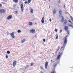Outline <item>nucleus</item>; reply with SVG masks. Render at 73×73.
<instances>
[{"mask_svg": "<svg viewBox=\"0 0 73 73\" xmlns=\"http://www.w3.org/2000/svg\"><path fill=\"white\" fill-rule=\"evenodd\" d=\"M68 35H67L65 36V37L64 38V44H63V46L64 47V48H65L66 44H67V42H68V40H67V38L66 37H68Z\"/></svg>", "mask_w": 73, "mask_h": 73, "instance_id": "1", "label": "nucleus"}, {"mask_svg": "<svg viewBox=\"0 0 73 73\" xmlns=\"http://www.w3.org/2000/svg\"><path fill=\"white\" fill-rule=\"evenodd\" d=\"M60 54L56 58V60H60V58L61 57V56L62 55V54H63V52H59Z\"/></svg>", "mask_w": 73, "mask_h": 73, "instance_id": "2", "label": "nucleus"}, {"mask_svg": "<svg viewBox=\"0 0 73 73\" xmlns=\"http://www.w3.org/2000/svg\"><path fill=\"white\" fill-rule=\"evenodd\" d=\"M6 11L4 9H0V13H4Z\"/></svg>", "mask_w": 73, "mask_h": 73, "instance_id": "3", "label": "nucleus"}, {"mask_svg": "<svg viewBox=\"0 0 73 73\" xmlns=\"http://www.w3.org/2000/svg\"><path fill=\"white\" fill-rule=\"evenodd\" d=\"M21 11L23 12L24 11V6H23V3L21 5Z\"/></svg>", "mask_w": 73, "mask_h": 73, "instance_id": "4", "label": "nucleus"}, {"mask_svg": "<svg viewBox=\"0 0 73 73\" xmlns=\"http://www.w3.org/2000/svg\"><path fill=\"white\" fill-rule=\"evenodd\" d=\"M17 64V61L16 60H15L13 61V67H15Z\"/></svg>", "mask_w": 73, "mask_h": 73, "instance_id": "5", "label": "nucleus"}, {"mask_svg": "<svg viewBox=\"0 0 73 73\" xmlns=\"http://www.w3.org/2000/svg\"><path fill=\"white\" fill-rule=\"evenodd\" d=\"M14 34H15V33L14 32H12V33H10V35L12 37V38H15V36H14Z\"/></svg>", "mask_w": 73, "mask_h": 73, "instance_id": "6", "label": "nucleus"}, {"mask_svg": "<svg viewBox=\"0 0 73 73\" xmlns=\"http://www.w3.org/2000/svg\"><path fill=\"white\" fill-rule=\"evenodd\" d=\"M30 32L31 33H35V30L34 29L31 30L30 31Z\"/></svg>", "mask_w": 73, "mask_h": 73, "instance_id": "7", "label": "nucleus"}, {"mask_svg": "<svg viewBox=\"0 0 73 73\" xmlns=\"http://www.w3.org/2000/svg\"><path fill=\"white\" fill-rule=\"evenodd\" d=\"M12 18V15H9L7 17V20H10Z\"/></svg>", "mask_w": 73, "mask_h": 73, "instance_id": "8", "label": "nucleus"}, {"mask_svg": "<svg viewBox=\"0 0 73 73\" xmlns=\"http://www.w3.org/2000/svg\"><path fill=\"white\" fill-rule=\"evenodd\" d=\"M48 62H47L46 63L45 65V68L46 69H47L48 68Z\"/></svg>", "mask_w": 73, "mask_h": 73, "instance_id": "9", "label": "nucleus"}, {"mask_svg": "<svg viewBox=\"0 0 73 73\" xmlns=\"http://www.w3.org/2000/svg\"><path fill=\"white\" fill-rule=\"evenodd\" d=\"M61 17H62L61 21H62V22H64V16L62 15L61 16Z\"/></svg>", "mask_w": 73, "mask_h": 73, "instance_id": "10", "label": "nucleus"}, {"mask_svg": "<svg viewBox=\"0 0 73 73\" xmlns=\"http://www.w3.org/2000/svg\"><path fill=\"white\" fill-rule=\"evenodd\" d=\"M68 23V21L66 19H65L64 21V23L65 25H66Z\"/></svg>", "mask_w": 73, "mask_h": 73, "instance_id": "11", "label": "nucleus"}, {"mask_svg": "<svg viewBox=\"0 0 73 73\" xmlns=\"http://www.w3.org/2000/svg\"><path fill=\"white\" fill-rule=\"evenodd\" d=\"M64 29L65 31H68V27L66 26L64 27Z\"/></svg>", "mask_w": 73, "mask_h": 73, "instance_id": "12", "label": "nucleus"}, {"mask_svg": "<svg viewBox=\"0 0 73 73\" xmlns=\"http://www.w3.org/2000/svg\"><path fill=\"white\" fill-rule=\"evenodd\" d=\"M41 22H42V24L44 23V17H42V19Z\"/></svg>", "mask_w": 73, "mask_h": 73, "instance_id": "13", "label": "nucleus"}, {"mask_svg": "<svg viewBox=\"0 0 73 73\" xmlns=\"http://www.w3.org/2000/svg\"><path fill=\"white\" fill-rule=\"evenodd\" d=\"M33 25L32 22H30L29 23V25H30V26H31V25Z\"/></svg>", "mask_w": 73, "mask_h": 73, "instance_id": "14", "label": "nucleus"}, {"mask_svg": "<svg viewBox=\"0 0 73 73\" xmlns=\"http://www.w3.org/2000/svg\"><path fill=\"white\" fill-rule=\"evenodd\" d=\"M64 49H65V47H64L62 46L60 49V50H62L63 51Z\"/></svg>", "mask_w": 73, "mask_h": 73, "instance_id": "15", "label": "nucleus"}, {"mask_svg": "<svg viewBox=\"0 0 73 73\" xmlns=\"http://www.w3.org/2000/svg\"><path fill=\"white\" fill-rule=\"evenodd\" d=\"M56 9H54V11H53V13L54 15H55L56 13Z\"/></svg>", "mask_w": 73, "mask_h": 73, "instance_id": "16", "label": "nucleus"}, {"mask_svg": "<svg viewBox=\"0 0 73 73\" xmlns=\"http://www.w3.org/2000/svg\"><path fill=\"white\" fill-rule=\"evenodd\" d=\"M25 39H23V40L22 41H21V43L22 44H23V42H25Z\"/></svg>", "mask_w": 73, "mask_h": 73, "instance_id": "17", "label": "nucleus"}, {"mask_svg": "<svg viewBox=\"0 0 73 73\" xmlns=\"http://www.w3.org/2000/svg\"><path fill=\"white\" fill-rule=\"evenodd\" d=\"M62 11L60 10L59 11V14L60 15H62Z\"/></svg>", "mask_w": 73, "mask_h": 73, "instance_id": "18", "label": "nucleus"}, {"mask_svg": "<svg viewBox=\"0 0 73 73\" xmlns=\"http://www.w3.org/2000/svg\"><path fill=\"white\" fill-rule=\"evenodd\" d=\"M13 1L15 2V3H18L19 1H18V0H13Z\"/></svg>", "mask_w": 73, "mask_h": 73, "instance_id": "19", "label": "nucleus"}, {"mask_svg": "<svg viewBox=\"0 0 73 73\" xmlns=\"http://www.w3.org/2000/svg\"><path fill=\"white\" fill-rule=\"evenodd\" d=\"M57 64H58V63L55 64H54L53 66L54 68H56L57 66Z\"/></svg>", "mask_w": 73, "mask_h": 73, "instance_id": "20", "label": "nucleus"}, {"mask_svg": "<svg viewBox=\"0 0 73 73\" xmlns=\"http://www.w3.org/2000/svg\"><path fill=\"white\" fill-rule=\"evenodd\" d=\"M30 12L31 13H33V10L31 9V10Z\"/></svg>", "mask_w": 73, "mask_h": 73, "instance_id": "21", "label": "nucleus"}, {"mask_svg": "<svg viewBox=\"0 0 73 73\" xmlns=\"http://www.w3.org/2000/svg\"><path fill=\"white\" fill-rule=\"evenodd\" d=\"M32 0H28V1H27V3L28 4H29L31 2V1Z\"/></svg>", "mask_w": 73, "mask_h": 73, "instance_id": "22", "label": "nucleus"}, {"mask_svg": "<svg viewBox=\"0 0 73 73\" xmlns=\"http://www.w3.org/2000/svg\"><path fill=\"white\" fill-rule=\"evenodd\" d=\"M29 65L25 67V69H28V68H29Z\"/></svg>", "mask_w": 73, "mask_h": 73, "instance_id": "23", "label": "nucleus"}, {"mask_svg": "<svg viewBox=\"0 0 73 73\" xmlns=\"http://www.w3.org/2000/svg\"><path fill=\"white\" fill-rule=\"evenodd\" d=\"M70 17L71 18V19L72 20V21H73V18L72 17V16H70Z\"/></svg>", "mask_w": 73, "mask_h": 73, "instance_id": "24", "label": "nucleus"}, {"mask_svg": "<svg viewBox=\"0 0 73 73\" xmlns=\"http://www.w3.org/2000/svg\"><path fill=\"white\" fill-rule=\"evenodd\" d=\"M17 5V4H15L14 5H13L14 8H15L16 7Z\"/></svg>", "mask_w": 73, "mask_h": 73, "instance_id": "25", "label": "nucleus"}, {"mask_svg": "<svg viewBox=\"0 0 73 73\" xmlns=\"http://www.w3.org/2000/svg\"><path fill=\"white\" fill-rule=\"evenodd\" d=\"M17 32L18 33H21V31H20V30H19Z\"/></svg>", "mask_w": 73, "mask_h": 73, "instance_id": "26", "label": "nucleus"}, {"mask_svg": "<svg viewBox=\"0 0 73 73\" xmlns=\"http://www.w3.org/2000/svg\"><path fill=\"white\" fill-rule=\"evenodd\" d=\"M60 46H59L58 47V49L57 50V51H58V50H59V49H60Z\"/></svg>", "mask_w": 73, "mask_h": 73, "instance_id": "27", "label": "nucleus"}, {"mask_svg": "<svg viewBox=\"0 0 73 73\" xmlns=\"http://www.w3.org/2000/svg\"><path fill=\"white\" fill-rule=\"evenodd\" d=\"M56 73V71L55 70H54L51 72V73Z\"/></svg>", "mask_w": 73, "mask_h": 73, "instance_id": "28", "label": "nucleus"}, {"mask_svg": "<svg viewBox=\"0 0 73 73\" xmlns=\"http://www.w3.org/2000/svg\"><path fill=\"white\" fill-rule=\"evenodd\" d=\"M7 54H10V52H9V51H7Z\"/></svg>", "mask_w": 73, "mask_h": 73, "instance_id": "29", "label": "nucleus"}, {"mask_svg": "<svg viewBox=\"0 0 73 73\" xmlns=\"http://www.w3.org/2000/svg\"><path fill=\"white\" fill-rule=\"evenodd\" d=\"M56 39H58V35L57 34L56 35Z\"/></svg>", "mask_w": 73, "mask_h": 73, "instance_id": "30", "label": "nucleus"}, {"mask_svg": "<svg viewBox=\"0 0 73 73\" xmlns=\"http://www.w3.org/2000/svg\"><path fill=\"white\" fill-rule=\"evenodd\" d=\"M67 33H68V35H70V34L69 33H70V32H69V31H67Z\"/></svg>", "mask_w": 73, "mask_h": 73, "instance_id": "31", "label": "nucleus"}, {"mask_svg": "<svg viewBox=\"0 0 73 73\" xmlns=\"http://www.w3.org/2000/svg\"><path fill=\"white\" fill-rule=\"evenodd\" d=\"M40 68H41V69H42V70H44V68H43V67H42V66L40 67Z\"/></svg>", "mask_w": 73, "mask_h": 73, "instance_id": "32", "label": "nucleus"}, {"mask_svg": "<svg viewBox=\"0 0 73 73\" xmlns=\"http://www.w3.org/2000/svg\"><path fill=\"white\" fill-rule=\"evenodd\" d=\"M2 7V4L0 3V8Z\"/></svg>", "mask_w": 73, "mask_h": 73, "instance_id": "33", "label": "nucleus"}, {"mask_svg": "<svg viewBox=\"0 0 73 73\" xmlns=\"http://www.w3.org/2000/svg\"><path fill=\"white\" fill-rule=\"evenodd\" d=\"M62 30H60V33H62Z\"/></svg>", "mask_w": 73, "mask_h": 73, "instance_id": "34", "label": "nucleus"}, {"mask_svg": "<svg viewBox=\"0 0 73 73\" xmlns=\"http://www.w3.org/2000/svg\"><path fill=\"white\" fill-rule=\"evenodd\" d=\"M33 65H34V63H31V66H33Z\"/></svg>", "mask_w": 73, "mask_h": 73, "instance_id": "35", "label": "nucleus"}, {"mask_svg": "<svg viewBox=\"0 0 73 73\" xmlns=\"http://www.w3.org/2000/svg\"><path fill=\"white\" fill-rule=\"evenodd\" d=\"M43 42H45V39H43Z\"/></svg>", "mask_w": 73, "mask_h": 73, "instance_id": "36", "label": "nucleus"}, {"mask_svg": "<svg viewBox=\"0 0 73 73\" xmlns=\"http://www.w3.org/2000/svg\"><path fill=\"white\" fill-rule=\"evenodd\" d=\"M55 32H57V29H55Z\"/></svg>", "mask_w": 73, "mask_h": 73, "instance_id": "37", "label": "nucleus"}, {"mask_svg": "<svg viewBox=\"0 0 73 73\" xmlns=\"http://www.w3.org/2000/svg\"><path fill=\"white\" fill-rule=\"evenodd\" d=\"M58 3H61V2L60 1V0L59 1Z\"/></svg>", "mask_w": 73, "mask_h": 73, "instance_id": "38", "label": "nucleus"}, {"mask_svg": "<svg viewBox=\"0 0 73 73\" xmlns=\"http://www.w3.org/2000/svg\"><path fill=\"white\" fill-rule=\"evenodd\" d=\"M69 26H70V27H72V25H69Z\"/></svg>", "mask_w": 73, "mask_h": 73, "instance_id": "39", "label": "nucleus"}, {"mask_svg": "<svg viewBox=\"0 0 73 73\" xmlns=\"http://www.w3.org/2000/svg\"><path fill=\"white\" fill-rule=\"evenodd\" d=\"M68 21L70 22V23H71V21H70V20H68Z\"/></svg>", "mask_w": 73, "mask_h": 73, "instance_id": "40", "label": "nucleus"}, {"mask_svg": "<svg viewBox=\"0 0 73 73\" xmlns=\"http://www.w3.org/2000/svg\"><path fill=\"white\" fill-rule=\"evenodd\" d=\"M25 4H27V1H25Z\"/></svg>", "mask_w": 73, "mask_h": 73, "instance_id": "41", "label": "nucleus"}, {"mask_svg": "<svg viewBox=\"0 0 73 73\" xmlns=\"http://www.w3.org/2000/svg\"><path fill=\"white\" fill-rule=\"evenodd\" d=\"M6 58H8V56L6 55Z\"/></svg>", "mask_w": 73, "mask_h": 73, "instance_id": "42", "label": "nucleus"}, {"mask_svg": "<svg viewBox=\"0 0 73 73\" xmlns=\"http://www.w3.org/2000/svg\"><path fill=\"white\" fill-rule=\"evenodd\" d=\"M50 22H51V21H52V19H50Z\"/></svg>", "mask_w": 73, "mask_h": 73, "instance_id": "43", "label": "nucleus"}, {"mask_svg": "<svg viewBox=\"0 0 73 73\" xmlns=\"http://www.w3.org/2000/svg\"><path fill=\"white\" fill-rule=\"evenodd\" d=\"M28 0H23V1H27Z\"/></svg>", "mask_w": 73, "mask_h": 73, "instance_id": "44", "label": "nucleus"}, {"mask_svg": "<svg viewBox=\"0 0 73 73\" xmlns=\"http://www.w3.org/2000/svg\"><path fill=\"white\" fill-rule=\"evenodd\" d=\"M15 13H18V12H17V11H16L15 12Z\"/></svg>", "mask_w": 73, "mask_h": 73, "instance_id": "45", "label": "nucleus"}, {"mask_svg": "<svg viewBox=\"0 0 73 73\" xmlns=\"http://www.w3.org/2000/svg\"><path fill=\"white\" fill-rule=\"evenodd\" d=\"M3 4L4 5V4H5V3H4V2H3Z\"/></svg>", "mask_w": 73, "mask_h": 73, "instance_id": "46", "label": "nucleus"}, {"mask_svg": "<svg viewBox=\"0 0 73 73\" xmlns=\"http://www.w3.org/2000/svg\"><path fill=\"white\" fill-rule=\"evenodd\" d=\"M57 51H56V52H55L56 54H57Z\"/></svg>", "mask_w": 73, "mask_h": 73, "instance_id": "47", "label": "nucleus"}, {"mask_svg": "<svg viewBox=\"0 0 73 73\" xmlns=\"http://www.w3.org/2000/svg\"><path fill=\"white\" fill-rule=\"evenodd\" d=\"M71 24H73V23L72 22H70Z\"/></svg>", "mask_w": 73, "mask_h": 73, "instance_id": "48", "label": "nucleus"}, {"mask_svg": "<svg viewBox=\"0 0 73 73\" xmlns=\"http://www.w3.org/2000/svg\"><path fill=\"white\" fill-rule=\"evenodd\" d=\"M52 60H51V62H52Z\"/></svg>", "mask_w": 73, "mask_h": 73, "instance_id": "49", "label": "nucleus"}, {"mask_svg": "<svg viewBox=\"0 0 73 73\" xmlns=\"http://www.w3.org/2000/svg\"><path fill=\"white\" fill-rule=\"evenodd\" d=\"M64 8H65L66 6H65V5H64Z\"/></svg>", "mask_w": 73, "mask_h": 73, "instance_id": "50", "label": "nucleus"}, {"mask_svg": "<svg viewBox=\"0 0 73 73\" xmlns=\"http://www.w3.org/2000/svg\"><path fill=\"white\" fill-rule=\"evenodd\" d=\"M66 14H68V13L66 12Z\"/></svg>", "mask_w": 73, "mask_h": 73, "instance_id": "51", "label": "nucleus"}, {"mask_svg": "<svg viewBox=\"0 0 73 73\" xmlns=\"http://www.w3.org/2000/svg\"><path fill=\"white\" fill-rule=\"evenodd\" d=\"M20 3H21V2H19V4H20Z\"/></svg>", "mask_w": 73, "mask_h": 73, "instance_id": "52", "label": "nucleus"}, {"mask_svg": "<svg viewBox=\"0 0 73 73\" xmlns=\"http://www.w3.org/2000/svg\"><path fill=\"white\" fill-rule=\"evenodd\" d=\"M50 8V6H49V8Z\"/></svg>", "mask_w": 73, "mask_h": 73, "instance_id": "53", "label": "nucleus"}, {"mask_svg": "<svg viewBox=\"0 0 73 73\" xmlns=\"http://www.w3.org/2000/svg\"><path fill=\"white\" fill-rule=\"evenodd\" d=\"M52 62H54V61H52Z\"/></svg>", "mask_w": 73, "mask_h": 73, "instance_id": "54", "label": "nucleus"}, {"mask_svg": "<svg viewBox=\"0 0 73 73\" xmlns=\"http://www.w3.org/2000/svg\"><path fill=\"white\" fill-rule=\"evenodd\" d=\"M49 1H50V0H48Z\"/></svg>", "mask_w": 73, "mask_h": 73, "instance_id": "55", "label": "nucleus"}, {"mask_svg": "<svg viewBox=\"0 0 73 73\" xmlns=\"http://www.w3.org/2000/svg\"><path fill=\"white\" fill-rule=\"evenodd\" d=\"M41 73H42V72H41Z\"/></svg>", "mask_w": 73, "mask_h": 73, "instance_id": "56", "label": "nucleus"}, {"mask_svg": "<svg viewBox=\"0 0 73 73\" xmlns=\"http://www.w3.org/2000/svg\"><path fill=\"white\" fill-rule=\"evenodd\" d=\"M8 35H9V33H8Z\"/></svg>", "mask_w": 73, "mask_h": 73, "instance_id": "57", "label": "nucleus"}]
</instances>
